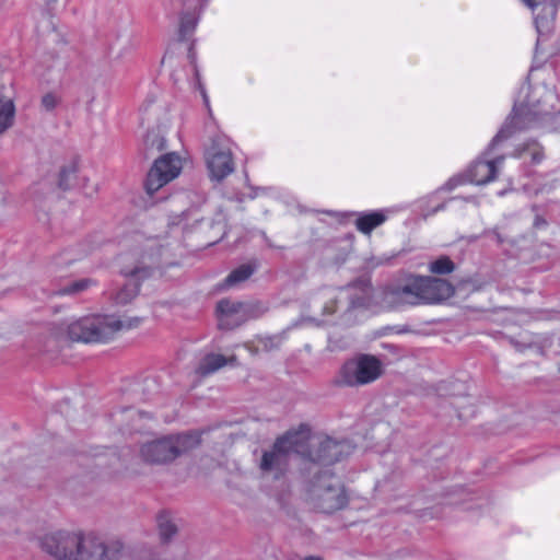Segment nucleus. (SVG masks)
Here are the masks:
<instances>
[{"instance_id":"obj_43","label":"nucleus","mask_w":560,"mask_h":560,"mask_svg":"<svg viewBox=\"0 0 560 560\" xmlns=\"http://www.w3.org/2000/svg\"><path fill=\"white\" fill-rule=\"evenodd\" d=\"M557 114H560V109L557 112Z\"/></svg>"},{"instance_id":"obj_40","label":"nucleus","mask_w":560,"mask_h":560,"mask_svg":"<svg viewBox=\"0 0 560 560\" xmlns=\"http://www.w3.org/2000/svg\"><path fill=\"white\" fill-rule=\"evenodd\" d=\"M465 200H467V201H474V200H475V198H474V197H467V198H465Z\"/></svg>"},{"instance_id":"obj_35","label":"nucleus","mask_w":560,"mask_h":560,"mask_svg":"<svg viewBox=\"0 0 560 560\" xmlns=\"http://www.w3.org/2000/svg\"><path fill=\"white\" fill-rule=\"evenodd\" d=\"M188 58H189L191 63L196 62V51L194 49V45L192 44L190 45V47L188 49Z\"/></svg>"},{"instance_id":"obj_12","label":"nucleus","mask_w":560,"mask_h":560,"mask_svg":"<svg viewBox=\"0 0 560 560\" xmlns=\"http://www.w3.org/2000/svg\"><path fill=\"white\" fill-rule=\"evenodd\" d=\"M207 166L211 179L220 182L234 171L230 149L221 148L215 142L207 151Z\"/></svg>"},{"instance_id":"obj_33","label":"nucleus","mask_w":560,"mask_h":560,"mask_svg":"<svg viewBox=\"0 0 560 560\" xmlns=\"http://www.w3.org/2000/svg\"><path fill=\"white\" fill-rule=\"evenodd\" d=\"M68 0H61V4L65 7ZM60 2V0H47V8L49 12L56 10V5Z\"/></svg>"},{"instance_id":"obj_20","label":"nucleus","mask_w":560,"mask_h":560,"mask_svg":"<svg viewBox=\"0 0 560 560\" xmlns=\"http://www.w3.org/2000/svg\"><path fill=\"white\" fill-rule=\"evenodd\" d=\"M201 217L196 208H190L170 218V225L182 226L184 232L191 231L195 224L201 222Z\"/></svg>"},{"instance_id":"obj_32","label":"nucleus","mask_w":560,"mask_h":560,"mask_svg":"<svg viewBox=\"0 0 560 560\" xmlns=\"http://www.w3.org/2000/svg\"><path fill=\"white\" fill-rule=\"evenodd\" d=\"M68 0H61V4L65 7ZM60 2V0H47V8L49 12L56 10V5Z\"/></svg>"},{"instance_id":"obj_28","label":"nucleus","mask_w":560,"mask_h":560,"mask_svg":"<svg viewBox=\"0 0 560 560\" xmlns=\"http://www.w3.org/2000/svg\"><path fill=\"white\" fill-rule=\"evenodd\" d=\"M60 103V97L55 93H47L42 97V106L50 112Z\"/></svg>"},{"instance_id":"obj_16","label":"nucleus","mask_w":560,"mask_h":560,"mask_svg":"<svg viewBox=\"0 0 560 560\" xmlns=\"http://www.w3.org/2000/svg\"><path fill=\"white\" fill-rule=\"evenodd\" d=\"M244 307L241 302L231 301L223 299L217 304V315L219 319L220 328L230 329L238 325L237 320H233L234 316H237Z\"/></svg>"},{"instance_id":"obj_27","label":"nucleus","mask_w":560,"mask_h":560,"mask_svg":"<svg viewBox=\"0 0 560 560\" xmlns=\"http://www.w3.org/2000/svg\"><path fill=\"white\" fill-rule=\"evenodd\" d=\"M550 15H551L550 19H545V18L539 16V15H537L535 18V24H536V28H537L538 33L542 34V33L548 32L550 30L552 21H553L555 16H556V9L555 8H550Z\"/></svg>"},{"instance_id":"obj_21","label":"nucleus","mask_w":560,"mask_h":560,"mask_svg":"<svg viewBox=\"0 0 560 560\" xmlns=\"http://www.w3.org/2000/svg\"><path fill=\"white\" fill-rule=\"evenodd\" d=\"M255 271V266L250 264L242 265L230 272L224 280V287H233L247 280Z\"/></svg>"},{"instance_id":"obj_2","label":"nucleus","mask_w":560,"mask_h":560,"mask_svg":"<svg viewBox=\"0 0 560 560\" xmlns=\"http://www.w3.org/2000/svg\"><path fill=\"white\" fill-rule=\"evenodd\" d=\"M352 450V445L347 441L313 436L310 428L303 424L298 431H290L277 439L271 450L262 454L259 467L262 472L279 478L285 472L292 453L312 463L328 465L350 455Z\"/></svg>"},{"instance_id":"obj_22","label":"nucleus","mask_w":560,"mask_h":560,"mask_svg":"<svg viewBox=\"0 0 560 560\" xmlns=\"http://www.w3.org/2000/svg\"><path fill=\"white\" fill-rule=\"evenodd\" d=\"M198 18L195 12H184L180 16L179 38L186 40L196 30Z\"/></svg>"},{"instance_id":"obj_39","label":"nucleus","mask_w":560,"mask_h":560,"mask_svg":"<svg viewBox=\"0 0 560 560\" xmlns=\"http://www.w3.org/2000/svg\"><path fill=\"white\" fill-rule=\"evenodd\" d=\"M442 209H444V205H441V206H439L438 208H435V209H434V212H436V211H439V210H442Z\"/></svg>"},{"instance_id":"obj_14","label":"nucleus","mask_w":560,"mask_h":560,"mask_svg":"<svg viewBox=\"0 0 560 560\" xmlns=\"http://www.w3.org/2000/svg\"><path fill=\"white\" fill-rule=\"evenodd\" d=\"M152 271L148 267H137L129 272L126 271L125 276L129 277V280L113 295L115 303L118 305L129 303L139 293V283L137 281L150 277Z\"/></svg>"},{"instance_id":"obj_36","label":"nucleus","mask_w":560,"mask_h":560,"mask_svg":"<svg viewBox=\"0 0 560 560\" xmlns=\"http://www.w3.org/2000/svg\"><path fill=\"white\" fill-rule=\"evenodd\" d=\"M553 96H555V94H553L552 91H546L545 101L544 102L552 100Z\"/></svg>"},{"instance_id":"obj_18","label":"nucleus","mask_w":560,"mask_h":560,"mask_svg":"<svg viewBox=\"0 0 560 560\" xmlns=\"http://www.w3.org/2000/svg\"><path fill=\"white\" fill-rule=\"evenodd\" d=\"M511 155L524 161L529 159L533 165L541 163L545 159L544 148L535 140L520 144Z\"/></svg>"},{"instance_id":"obj_34","label":"nucleus","mask_w":560,"mask_h":560,"mask_svg":"<svg viewBox=\"0 0 560 560\" xmlns=\"http://www.w3.org/2000/svg\"><path fill=\"white\" fill-rule=\"evenodd\" d=\"M120 413H128V415H130L131 417H133V416H138V417H140V418H142V417L147 416V413H144V412H140V411H135L132 408H129V407H128V408L122 409V410L120 411Z\"/></svg>"},{"instance_id":"obj_17","label":"nucleus","mask_w":560,"mask_h":560,"mask_svg":"<svg viewBox=\"0 0 560 560\" xmlns=\"http://www.w3.org/2000/svg\"><path fill=\"white\" fill-rule=\"evenodd\" d=\"M35 58L34 73L42 79L49 77L60 66L57 54L51 51H37Z\"/></svg>"},{"instance_id":"obj_41","label":"nucleus","mask_w":560,"mask_h":560,"mask_svg":"<svg viewBox=\"0 0 560 560\" xmlns=\"http://www.w3.org/2000/svg\"><path fill=\"white\" fill-rule=\"evenodd\" d=\"M504 194H505V190H501L498 192L499 196H504Z\"/></svg>"},{"instance_id":"obj_15","label":"nucleus","mask_w":560,"mask_h":560,"mask_svg":"<svg viewBox=\"0 0 560 560\" xmlns=\"http://www.w3.org/2000/svg\"><path fill=\"white\" fill-rule=\"evenodd\" d=\"M388 213V210L380 209L373 211H353L349 214L355 217L354 225L360 233L371 235L373 230L386 222Z\"/></svg>"},{"instance_id":"obj_23","label":"nucleus","mask_w":560,"mask_h":560,"mask_svg":"<svg viewBox=\"0 0 560 560\" xmlns=\"http://www.w3.org/2000/svg\"><path fill=\"white\" fill-rule=\"evenodd\" d=\"M95 284V282L92 279L84 278L80 280L72 281L69 284H66L58 291H56V294L58 295H72L77 294L79 292L85 291L91 285Z\"/></svg>"},{"instance_id":"obj_26","label":"nucleus","mask_w":560,"mask_h":560,"mask_svg":"<svg viewBox=\"0 0 560 560\" xmlns=\"http://www.w3.org/2000/svg\"><path fill=\"white\" fill-rule=\"evenodd\" d=\"M77 259H79V257L74 255V249H67V250L62 252L61 254H59L54 259V265L56 267L69 266Z\"/></svg>"},{"instance_id":"obj_42","label":"nucleus","mask_w":560,"mask_h":560,"mask_svg":"<svg viewBox=\"0 0 560 560\" xmlns=\"http://www.w3.org/2000/svg\"><path fill=\"white\" fill-rule=\"evenodd\" d=\"M382 264L381 260L376 261V262H373V266H380Z\"/></svg>"},{"instance_id":"obj_37","label":"nucleus","mask_w":560,"mask_h":560,"mask_svg":"<svg viewBox=\"0 0 560 560\" xmlns=\"http://www.w3.org/2000/svg\"><path fill=\"white\" fill-rule=\"evenodd\" d=\"M304 560H323V559L320 557H316V556H308Z\"/></svg>"},{"instance_id":"obj_6","label":"nucleus","mask_w":560,"mask_h":560,"mask_svg":"<svg viewBox=\"0 0 560 560\" xmlns=\"http://www.w3.org/2000/svg\"><path fill=\"white\" fill-rule=\"evenodd\" d=\"M201 442V433L197 431L168 435L145 443L141 447V457L151 464H165L182 454L197 447Z\"/></svg>"},{"instance_id":"obj_9","label":"nucleus","mask_w":560,"mask_h":560,"mask_svg":"<svg viewBox=\"0 0 560 560\" xmlns=\"http://www.w3.org/2000/svg\"><path fill=\"white\" fill-rule=\"evenodd\" d=\"M122 553L124 546L118 540L104 542L94 534L79 533L72 560H119Z\"/></svg>"},{"instance_id":"obj_38","label":"nucleus","mask_w":560,"mask_h":560,"mask_svg":"<svg viewBox=\"0 0 560 560\" xmlns=\"http://www.w3.org/2000/svg\"><path fill=\"white\" fill-rule=\"evenodd\" d=\"M258 190H259V191H264V190H265V188H257V189H256V191H255V194H254V195H252V196H250V198H255V197H257V196H258V192H257Z\"/></svg>"},{"instance_id":"obj_5","label":"nucleus","mask_w":560,"mask_h":560,"mask_svg":"<svg viewBox=\"0 0 560 560\" xmlns=\"http://www.w3.org/2000/svg\"><path fill=\"white\" fill-rule=\"evenodd\" d=\"M139 319L136 318L135 323L129 322L127 325L115 316L108 315H94L80 318L68 325L67 334L72 341H80L85 343L92 342H107L114 335L124 328L136 326Z\"/></svg>"},{"instance_id":"obj_11","label":"nucleus","mask_w":560,"mask_h":560,"mask_svg":"<svg viewBox=\"0 0 560 560\" xmlns=\"http://www.w3.org/2000/svg\"><path fill=\"white\" fill-rule=\"evenodd\" d=\"M79 544V533L56 532L42 538V548L58 560H72L75 545Z\"/></svg>"},{"instance_id":"obj_3","label":"nucleus","mask_w":560,"mask_h":560,"mask_svg":"<svg viewBox=\"0 0 560 560\" xmlns=\"http://www.w3.org/2000/svg\"><path fill=\"white\" fill-rule=\"evenodd\" d=\"M444 279L409 273L387 287L384 299L393 307L440 304L454 295Z\"/></svg>"},{"instance_id":"obj_31","label":"nucleus","mask_w":560,"mask_h":560,"mask_svg":"<svg viewBox=\"0 0 560 560\" xmlns=\"http://www.w3.org/2000/svg\"><path fill=\"white\" fill-rule=\"evenodd\" d=\"M522 1L526 7H528L532 10H535L536 8H538L539 5L545 3L546 0H522Z\"/></svg>"},{"instance_id":"obj_8","label":"nucleus","mask_w":560,"mask_h":560,"mask_svg":"<svg viewBox=\"0 0 560 560\" xmlns=\"http://www.w3.org/2000/svg\"><path fill=\"white\" fill-rule=\"evenodd\" d=\"M381 374V361L373 355L362 354L341 366L338 382L346 386H359L374 382Z\"/></svg>"},{"instance_id":"obj_19","label":"nucleus","mask_w":560,"mask_h":560,"mask_svg":"<svg viewBox=\"0 0 560 560\" xmlns=\"http://www.w3.org/2000/svg\"><path fill=\"white\" fill-rule=\"evenodd\" d=\"M236 361L235 357H231L226 359L222 354L210 353L207 354L199 363L197 372L201 376H206L217 372L219 369L223 368L229 363H233Z\"/></svg>"},{"instance_id":"obj_7","label":"nucleus","mask_w":560,"mask_h":560,"mask_svg":"<svg viewBox=\"0 0 560 560\" xmlns=\"http://www.w3.org/2000/svg\"><path fill=\"white\" fill-rule=\"evenodd\" d=\"M373 299L372 283L366 278H360L343 288H339L334 295V303L324 307L326 314L338 311L348 313L357 308H366Z\"/></svg>"},{"instance_id":"obj_1","label":"nucleus","mask_w":560,"mask_h":560,"mask_svg":"<svg viewBox=\"0 0 560 560\" xmlns=\"http://www.w3.org/2000/svg\"><path fill=\"white\" fill-rule=\"evenodd\" d=\"M552 108L541 106L539 100H528L526 103L515 102L512 114L506 118L498 133L493 137L481 159L476 160L465 173L454 175L443 186L451 191L465 184L486 185L495 179L505 155L490 158L492 151L500 149L505 141L517 132L529 128L544 127L555 117Z\"/></svg>"},{"instance_id":"obj_4","label":"nucleus","mask_w":560,"mask_h":560,"mask_svg":"<svg viewBox=\"0 0 560 560\" xmlns=\"http://www.w3.org/2000/svg\"><path fill=\"white\" fill-rule=\"evenodd\" d=\"M318 465L326 466L323 463H312L310 470L314 474V478L308 483L307 498L314 509L330 514L343 509L348 503V497L331 471L320 469Z\"/></svg>"},{"instance_id":"obj_25","label":"nucleus","mask_w":560,"mask_h":560,"mask_svg":"<svg viewBox=\"0 0 560 560\" xmlns=\"http://www.w3.org/2000/svg\"><path fill=\"white\" fill-rule=\"evenodd\" d=\"M159 533L161 540L167 542L175 534L176 526L164 515L159 517Z\"/></svg>"},{"instance_id":"obj_13","label":"nucleus","mask_w":560,"mask_h":560,"mask_svg":"<svg viewBox=\"0 0 560 560\" xmlns=\"http://www.w3.org/2000/svg\"><path fill=\"white\" fill-rule=\"evenodd\" d=\"M14 116L12 79L10 74H3L0 77V135L13 125Z\"/></svg>"},{"instance_id":"obj_30","label":"nucleus","mask_w":560,"mask_h":560,"mask_svg":"<svg viewBox=\"0 0 560 560\" xmlns=\"http://www.w3.org/2000/svg\"><path fill=\"white\" fill-rule=\"evenodd\" d=\"M195 73H196V78H197V82H198V88L200 90V94L202 96V100H203V103H205V106L207 107L209 114H211V107H210V101H209V96L207 94V91L205 89V86L201 84L200 82V79H199V72L197 70V68L195 67Z\"/></svg>"},{"instance_id":"obj_29","label":"nucleus","mask_w":560,"mask_h":560,"mask_svg":"<svg viewBox=\"0 0 560 560\" xmlns=\"http://www.w3.org/2000/svg\"><path fill=\"white\" fill-rule=\"evenodd\" d=\"M77 172L75 165H71L69 167H63L59 174V187L62 189H67L69 187L68 180L71 175Z\"/></svg>"},{"instance_id":"obj_10","label":"nucleus","mask_w":560,"mask_h":560,"mask_svg":"<svg viewBox=\"0 0 560 560\" xmlns=\"http://www.w3.org/2000/svg\"><path fill=\"white\" fill-rule=\"evenodd\" d=\"M182 167V160L175 153H167L155 160L144 183L147 194L152 196L172 182L180 174Z\"/></svg>"},{"instance_id":"obj_24","label":"nucleus","mask_w":560,"mask_h":560,"mask_svg":"<svg viewBox=\"0 0 560 560\" xmlns=\"http://www.w3.org/2000/svg\"><path fill=\"white\" fill-rule=\"evenodd\" d=\"M454 269L455 265L447 256H441L429 264V271L435 275H448Z\"/></svg>"}]
</instances>
